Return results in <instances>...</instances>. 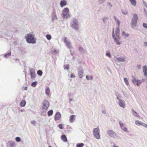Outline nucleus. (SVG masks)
<instances>
[{
	"instance_id": "24",
	"label": "nucleus",
	"mask_w": 147,
	"mask_h": 147,
	"mask_svg": "<svg viewBox=\"0 0 147 147\" xmlns=\"http://www.w3.org/2000/svg\"><path fill=\"white\" fill-rule=\"evenodd\" d=\"M143 122L139 121H135V124L137 125H142Z\"/></svg>"
},
{
	"instance_id": "2",
	"label": "nucleus",
	"mask_w": 147,
	"mask_h": 147,
	"mask_svg": "<svg viewBox=\"0 0 147 147\" xmlns=\"http://www.w3.org/2000/svg\"><path fill=\"white\" fill-rule=\"evenodd\" d=\"M71 27L74 30L78 31L79 30L78 22L77 20L74 18L71 23Z\"/></svg>"
},
{
	"instance_id": "11",
	"label": "nucleus",
	"mask_w": 147,
	"mask_h": 147,
	"mask_svg": "<svg viewBox=\"0 0 147 147\" xmlns=\"http://www.w3.org/2000/svg\"><path fill=\"white\" fill-rule=\"evenodd\" d=\"M84 73L83 70L82 69H78V74L79 77L80 78H82L83 76Z\"/></svg>"
},
{
	"instance_id": "61",
	"label": "nucleus",
	"mask_w": 147,
	"mask_h": 147,
	"mask_svg": "<svg viewBox=\"0 0 147 147\" xmlns=\"http://www.w3.org/2000/svg\"><path fill=\"white\" fill-rule=\"evenodd\" d=\"M43 109V110L42 111V113H46L47 110H45V109Z\"/></svg>"
},
{
	"instance_id": "31",
	"label": "nucleus",
	"mask_w": 147,
	"mask_h": 147,
	"mask_svg": "<svg viewBox=\"0 0 147 147\" xmlns=\"http://www.w3.org/2000/svg\"><path fill=\"white\" fill-rule=\"evenodd\" d=\"M29 70L30 72V75L35 73V71L33 68H30Z\"/></svg>"
},
{
	"instance_id": "1",
	"label": "nucleus",
	"mask_w": 147,
	"mask_h": 147,
	"mask_svg": "<svg viewBox=\"0 0 147 147\" xmlns=\"http://www.w3.org/2000/svg\"><path fill=\"white\" fill-rule=\"evenodd\" d=\"M25 38L29 44H34L36 43L37 39L33 34L29 33L27 34L25 36Z\"/></svg>"
},
{
	"instance_id": "34",
	"label": "nucleus",
	"mask_w": 147,
	"mask_h": 147,
	"mask_svg": "<svg viewBox=\"0 0 147 147\" xmlns=\"http://www.w3.org/2000/svg\"><path fill=\"white\" fill-rule=\"evenodd\" d=\"M105 55L109 57V58H111V55L110 53L108 51H106Z\"/></svg>"
},
{
	"instance_id": "33",
	"label": "nucleus",
	"mask_w": 147,
	"mask_h": 147,
	"mask_svg": "<svg viewBox=\"0 0 147 147\" xmlns=\"http://www.w3.org/2000/svg\"><path fill=\"white\" fill-rule=\"evenodd\" d=\"M8 142L9 144L10 147H14V146L15 144V143L13 142L9 141Z\"/></svg>"
},
{
	"instance_id": "28",
	"label": "nucleus",
	"mask_w": 147,
	"mask_h": 147,
	"mask_svg": "<svg viewBox=\"0 0 147 147\" xmlns=\"http://www.w3.org/2000/svg\"><path fill=\"white\" fill-rule=\"evenodd\" d=\"M53 113V110H51L47 112L48 116L49 117L52 115Z\"/></svg>"
},
{
	"instance_id": "18",
	"label": "nucleus",
	"mask_w": 147,
	"mask_h": 147,
	"mask_svg": "<svg viewBox=\"0 0 147 147\" xmlns=\"http://www.w3.org/2000/svg\"><path fill=\"white\" fill-rule=\"evenodd\" d=\"M143 70L144 76L147 77V67L146 65L143 66Z\"/></svg>"
},
{
	"instance_id": "63",
	"label": "nucleus",
	"mask_w": 147,
	"mask_h": 147,
	"mask_svg": "<svg viewBox=\"0 0 147 147\" xmlns=\"http://www.w3.org/2000/svg\"><path fill=\"white\" fill-rule=\"evenodd\" d=\"M144 45L145 46L147 47V42H144Z\"/></svg>"
},
{
	"instance_id": "38",
	"label": "nucleus",
	"mask_w": 147,
	"mask_h": 147,
	"mask_svg": "<svg viewBox=\"0 0 147 147\" xmlns=\"http://www.w3.org/2000/svg\"><path fill=\"white\" fill-rule=\"evenodd\" d=\"M64 69H65L68 70L69 69V64H66L64 65Z\"/></svg>"
},
{
	"instance_id": "44",
	"label": "nucleus",
	"mask_w": 147,
	"mask_h": 147,
	"mask_svg": "<svg viewBox=\"0 0 147 147\" xmlns=\"http://www.w3.org/2000/svg\"><path fill=\"white\" fill-rule=\"evenodd\" d=\"M121 11L123 14L124 15H126L127 14L128 12L127 11L124 10H121Z\"/></svg>"
},
{
	"instance_id": "3",
	"label": "nucleus",
	"mask_w": 147,
	"mask_h": 147,
	"mask_svg": "<svg viewBox=\"0 0 147 147\" xmlns=\"http://www.w3.org/2000/svg\"><path fill=\"white\" fill-rule=\"evenodd\" d=\"M138 20V17L137 15L136 14H134L131 23V28H133L136 26Z\"/></svg>"
},
{
	"instance_id": "8",
	"label": "nucleus",
	"mask_w": 147,
	"mask_h": 147,
	"mask_svg": "<svg viewBox=\"0 0 147 147\" xmlns=\"http://www.w3.org/2000/svg\"><path fill=\"white\" fill-rule=\"evenodd\" d=\"M67 38L65 37L64 39V42L66 44V45L69 48H70L71 47L70 43L67 40Z\"/></svg>"
},
{
	"instance_id": "16",
	"label": "nucleus",
	"mask_w": 147,
	"mask_h": 147,
	"mask_svg": "<svg viewBox=\"0 0 147 147\" xmlns=\"http://www.w3.org/2000/svg\"><path fill=\"white\" fill-rule=\"evenodd\" d=\"M75 116L74 115H71L69 117V121L70 123H72L75 119Z\"/></svg>"
},
{
	"instance_id": "50",
	"label": "nucleus",
	"mask_w": 147,
	"mask_h": 147,
	"mask_svg": "<svg viewBox=\"0 0 147 147\" xmlns=\"http://www.w3.org/2000/svg\"><path fill=\"white\" fill-rule=\"evenodd\" d=\"M108 19L106 17H104L102 18V20L103 22L104 23H105L106 22V20Z\"/></svg>"
},
{
	"instance_id": "15",
	"label": "nucleus",
	"mask_w": 147,
	"mask_h": 147,
	"mask_svg": "<svg viewBox=\"0 0 147 147\" xmlns=\"http://www.w3.org/2000/svg\"><path fill=\"white\" fill-rule=\"evenodd\" d=\"M60 6L61 7H63L67 4V1L65 0H62L60 3Z\"/></svg>"
},
{
	"instance_id": "19",
	"label": "nucleus",
	"mask_w": 147,
	"mask_h": 147,
	"mask_svg": "<svg viewBox=\"0 0 147 147\" xmlns=\"http://www.w3.org/2000/svg\"><path fill=\"white\" fill-rule=\"evenodd\" d=\"M61 138L64 142H66L67 141V138L65 135H62L61 137Z\"/></svg>"
},
{
	"instance_id": "39",
	"label": "nucleus",
	"mask_w": 147,
	"mask_h": 147,
	"mask_svg": "<svg viewBox=\"0 0 147 147\" xmlns=\"http://www.w3.org/2000/svg\"><path fill=\"white\" fill-rule=\"evenodd\" d=\"M16 141L17 142H19L21 141L20 138L18 137H16L15 138Z\"/></svg>"
},
{
	"instance_id": "30",
	"label": "nucleus",
	"mask_w": 147,
	"mask_h": 147,
	"mask_svg": "<svg viewBox=\"0 0 147 147\" xmlns=\"http://www.w3.org/2000/svg\"><path fill=\"white\" fill-rule=\"evenodd\" d=\"M38 82L37 81H34L32 83L31 86L32 87H35L36 86Z\"/></svg>"
},
{
	"instance_id": "35",
	"label": "nucleus",
	"mask_w": 147,
	"mask_h": 147,
	"mask_svg": "<svg viewBox=\"0 0 147 147\" xmlns=\"http://www.w3.org/2000/svg\"><path fill=\"white\" fill-rule=\"evenodd\" d=\"M86 78L87 80H92L93 79V77L92 76H86Z\"/></svg>"
},
{
	"instance_id": "23",
	"label": "nucleus",
	"mask_w": 147,
	"mask_h": 147,
	"mask_svg": "<svg viewBox=\"0 0 147 147\" xmlns=\"http://www.w3.org/2000/svg\"><path fill=\"white\" fill-rule=\"evenodd\" d=\"M122 35L125 38L128 37L129 35V34H126L124 31L122 32Z\"/></svg>"
},
{
	"instance_id": "32",
	"label": "nucleus",
	"mask_w": 147,
	"mask_h": 147,
	"mask_svg": "<svg viewBox=\"0 0 147 147\" xmlns=\"http://www.w3.org/2000/svg\"><path fill=\"white\" fill-rule=\"evenodd\" d=\"M84 144L83 143H78L77 144L76 146L77 147H83Z\"/></svg>"
},
{
	"instance_id": "52",
	"label": "nucleus",
	"mask_w": 147,
	"mask_h": 147,
	"mask_svg": "<svg viewBox=\"0 0 147 147\" xmlns=\"http://www.w3.org/2000/svg\"><path fill=\"white\" fill-rule=\"evenodd\" d=\"M107 5L109 7V8L111 9L112 6V5L111 4V3L110 2L108 3L107 4Z\"/></svg>"
},
{
	"instance_id": "49",
	"label": "nucleus",
	"mask_w": 147,
	"mask_h": 147,
	"mask_svg": "<svg viewBox=\"0 0 147 147\" xmlns=\"http://www.w3.org/2000/svg\"><path fill=\"white\" fill-rule=\"evenodd\" d=\"M122 128H121L123 131H124L125 132H127V128L125 127H122Z\"/></svg>"
},
{
	"instance_id": "64",
	"label": "nucleus",
	"mask_w": 147,
	"mask_h": 147,
	"mask_svg": "<svg viewBox=\"0 0 147 147\" xmlns=\"http://www.w3.org/2000/svg\"><path fill=\"white\" fill-rule=\"evenodd\" d=\"M102 113L103 114H105L106 113V111H102Z\"/></svg>"
},
{
	"instance_id": "55",
	"label": "nucleus",
	"mask_w": 147,
	"mask_h": 147,
	"mask_svg": "<svg viewBox=\"0 0 147 147\" xmlns=\"http://www.w3.org/2000/svg\"><path fill=\"white\" fill-rule=\"evenodd\" d=\"M116 36L117 37V38L119 40H120L121 39V36H120L119 34H117V35H116Z\"/></svg>"
},
{
	"instance_id": "7",
	"label": "nucleus",
	"mask_w": 147,
	"mask_h": 147,
	"mask_svg": "<svg viewBox=\"0 0 147 147\" xmlns=\"http://www.w3.org/2000/svg\"><path fill=\"white\" fill-rule=\"evenodd\" d=\"M42 105V109L47 110L49 107V103L47 100H44L43 102Z\"/></svg>"
},
{
	"instance_id": "4",
	"label": "nucleus",
	"mask_w": 147,
	"mask_h": 147,
	"mask_svg": "<svg viewBox=\"0 0 147 147\" xmlns=\"http://www.w3.org/2000/svg\"><path fill=\"white\" fill-rule=\"evenodd\" d=\"M99 133L100 130L98 127L95 128L93 130V134L94 136L98 140L100 138V135Z\"/></svg>"
},
{
	"instance_id": "54",
	"label": "nucleus",
	"mask_w": 147,
	"mask_h": 147,
	"mask_svg": "<svg viewBox=\"0 0 147 147\" xmlns=\"http://www.w3.org/2000/svg\"><path fill=\"white\" fill-rule=\"evenodd\" d=\"M57 51L56 50H53L52 51V53L53 54H55L56 53H57Z\"/></svg>"
},
{
	"instance_id": "40",
	"label": "nucleus",
	"mask_w": 147,
	"mask_h": 147,
	"mask_svg": "<svg viewBox=\"0 0 147 147\" xmlns=\"http://www.w3.org/2000/svg\"><path fill=\"white\" fill-rule=\"evenodd\" d=\"M119 124L121 128H122V127H123L124 124L122 123L121 121H119Z\"/></svg>"
},
{
	"instance_id": "62",
	"label": "nucleus",
	"mask_w": 147,
	"mask_h": 147,
	"mask_svg": "<svg viewBox=\"0 0 147 147\" xmlns=\"http://www.w3.org/2000/svg\"><path fill=\"white\" fill-rule=\"evenodd\" d=\"M137 67L138 68V69H140L141 67V66L140 65H137Z\"/></svg>"
},
{
	"instance_id": "60",
	"label": "nucleus",
	"mask_w": 147,
	"mask_h": 147,
	"mask_svg": "<svg viewBox=\"0 0 147 147\" xmlns=\"http://www.w3.org/2000/svg\"><path fill=\"white\" fill-rule=\"evenodd\" d=\"M55 10L54 9H53V11L52 13V14L53 15H56L55 14Z\"/></svg>"
},
{
	"instance_id": "22",
	"label": "nucleus",
	"mask_w": 147,
	"mask_h": 147,
	"mask_svg": "<svg viewBox=\"0 0 147 147\" xmlns=\"http://www.w3.org/2000/svg\"><path fill=\"white\" fill-rule=\"evenodd\" d=\"M62 13H69V10L67 7L64 9Z\"/></svg>"
},
{
	"instance_id": "53",
	"label": "nucleus",
	"mask_w": 147,
	"mask_h": 147,
	"mask_svg": "<svg viewBox=\"0 0 147 147\" xmlns=\"http://www.w3.org/2000/svg\"><path fill=\"white\" fill-rule=\"evenodd\" d=\"M116 22H117V24L118 25V27H119L120 24V21L119 20H117Z\"/></svg>"
},
{
	"instance_id": "56",
	"label": "nucleus",
	"mask_w": 147,
	"mask_h": 147,
	"mask_svg": "<svg viewBox=\"0 0 147 147\" xmlns=\"http://www.w3.org/2000/svg\"><path fill=\"white\" fill-rule=\"evenodd\" d=\"M70 77L71 78H75L76 77V76H75L74 74H73V73H71V75H70Z\"/></svg>"
},
{
	"instance_id": "14",
	"label": "nucleus",
	"mask_w": 147,
	"mask_h": 147,
	"mask_svg": "<svg viewBox=\"0 0 147 147\" xmlns=\"http://www.w3.org/2000/svg\"><path fill=\"white\" fill-rule=\"evenodd\" d=\"M113 38L114 40V41L116 43L117 45H120L121 44V42H119L120 40H119L117 38V37L116 36L113 37Z\"/></svg>"
},
{
	"instance_id": "41",
	"label": "nucleus",
	"mask_w": 147,
	"mask_h": 147,
	"mask_svg": "<svg viewBox=\"0 0 147 147\" xmlns=\"http://www.w3.org/2000/svg\"><path fill=\"white\" fill-rule=\"evenodd\" d=\"M63 124H60L58 125V127L60 129H62L63 128Z\"/></svg>"
},
{
	"instance_id": "20",
	"label": "nucleus",
	"mask_w": 147,
	"mask_h": 147,
	"mask_svg": "<svg viewBox=\"0 0 147 147\" xmlns=\"http://www.w3.org/2000/svg\"><path fill=\"white\" fill-rule=\"evenodd\" d=\"M11 55V51H9L7 53H6L3 55V57L5 58H7L8 57L10 56Z\"/></svg>"
},
{
	"instance_id": "6",
	"label": "nucleus",
	"mask_w": 147,
	"mask_h": 147,
	"mask_svg": "<svg viewBox=\"0 0 147 147\" xmlns=\"http://www.w3.org/2000/svg\"><path fill=\"white\" fill-rule=\"evenodd\" d=\"M107 133L109 136L113 138H115L117 136V134L112 130H109L108 131Z\"/></svg>"
},
{
	"instance_id": "27",
	"label": "nucleus",
	"mask_w": 147,
	"mask_h": 147,
	"mask_svg": "<svg viewBox=\"0 0 147 147\" xmlns=\"http://www.w3.org/2000/svg\"><path fill=\"white\" fill-rule=\"evenodd\" d=\"M131 4L133 6H135L136 4V0H129Z\"/></svg>"
},
{
	"instance_id": "51",
	"label": "nucleus",
	"mask_w": 147,
	"mask_h": 147,
	"mask_svg": "<svg viewBox=\"0 0 147 147\" xmlns=\"http://www.w3.org/2000/svg\"><path fill=\"white\" fill-rule=\"evenodd\" d=\"M31 123L32 124H33L34 126L36 125V122L35 121H31Z\"/></svg>"
},
{
	"instance_id": "21",
	"label": "nucleus",
	"mask_w": 147,
	"mask_h": 147,
	"mask_svg": "<svg viewBox=\"0 0 147 147\" xmlns=\"http://www.w3.org/2000/svg\"><path fill=\"white\" fill-rule=\"evenodd\" d=\"M50 92V90L49 87H47L45 89V94L47 96H49Z\"/></svg>"
},
{
	"instance_id": "12",
	"label": "nucleus",
	"mask_w": 147,
	"mask_h": 147,
	"mask_svg": "<svg viewBox=\"0 0 147 147\" xmlns=\"http://www.w3.org/2000/svg\"><path fill=\"white\" fill-rule=\"evenodd\" d=\"M61 15L62 17L65 19H67L70 17L69 13H62Z\"/></svg>"
},
{
	"instance_id": "57",
	"label": "nucleus",
	"mask_w": 147,
	"mask_h": 147,
	"mask_svg": "<svg viewBox=\"0 0 147 147\" xmlns=\"http://www.w3.org/2000/svg\"><path fill=\"white\" fill-rule=\"evenodd\" d=\"M143 3L145 7L147 8V5L146 2L144 0L143 1Z\"/></svg>"
},
{
	"instance_id": "42",
	"label": "nucleus",
	"mask_w": 147,
	"mask_h": 147,
	"mask_svg": "<svg viewBox=\"0 0 147 147\" xmlns=\"http://www.w3.org/2000/svg\"><path fill=\"white\" fill-rule=\"evenodd\" d=\"M46 37L47 39L49 40H50L51 38V36L50 34H47L46 35Z\"/></svg>"
},
{
	"instance_id": "5",
	"label": "nucleus",
	"mask_w": 147,
	"mask_h": 147,
	"mask_svg": "<svg viewBox=\"0 0 147 147\" xmlns=\"http://www.w3.org/2000/svg\"><path fill=\"white\" fill-rule=\"evenodd\" d=\"M133 79L132 81L133 84H136L137 86H139L140 85L142 84V82L141 80H136L135 77L132 76Z\"/></svg>"
},
{
	"instance_id": "58",
	"label": "nucleus",
	"mask_w": 147,
	"mask_h": 147,
	"mask_svg": "<svg viewBox=\"0 0 147 147\" xmlns=\"http://www.w3.org/2000/svg\"><path fill=\"white\" fill-rule=\"evenodd\" d=\"M112 38H113L115 36V34H114V29H113V31L112 32Z\"/></svg>"
},
{
	"instance_id": "46",
	"label": "nucleus",
	"mask_w": 147,
	"mask_h": 147,
	"mask_svg": "<svg viewBox=\"0 0 147 147\" xmlns=\"http://www.w3.org/2000/svg\"><path fill=\"white\" fill-rule=\"evenodd\" d=\"M30 75L31 76V79H33L35 77L36 74H35V73L31 74Z\"/></svg>"
},
{
	"instance_id": "9",
	"label": "nucleus",
	"mask_w": 147,
	"mask_h": 147,
	"mask_svg": "<svg viewBox=\"0 0 147 147\" xmlns=\"http://www.w3.org/2000/svg\"><path fill=\"white\" fill-rule=\"evenodd\" d=\"M61 118V114L59 112H57L55 115L54 119L55 121L59 120Z\"/></svg>"
},
{
	"instance_id": "47",
	"label": "nucleus",
	"mask_w": 147,
	"mask_h": 147,
	"mask_svg": "<svg viewBox=\"0 0 147 147\" xmlns=\"http://www.w3.org/2000/svg\"><path fill=\"white\" fill-rule=\"evenodd\" d=\"M142 26L144 28L147 29V23H144L142 24Z\"/></svg>"
},
{
	"instance_id": "17",
	"label": "nucleus",
	"mask_w": 147,
	"mask_h": 147,
	"mask_svg": "<svg viewBox=\"0 0 147 147\" xmlns=\"http://www.w3.org/2000/svg\"><path fill=\"white\" fill-rule=\"evenodd\" d=\"M78 49L80 52L82 54H85L86 52V51L83 48L80 47L78 48Z\"/></svg>"
},
{
	"instance_id": "45",
	"label": "nucleus",
	"mask_w": 147,
	"mask_h": 147,
	"mask_svg": "<svg viewBox=\"0 0 147 147\" xmlns=\"http://www.w3.org/2000/svg\"><path fill=\"white\" fill-rule=\"evenodd\" d=\"M53 16L52 18V20L53 21H55V20H56L57 19V16L56 15H53Z\"/></svg>"
},
{
	"instance_id": "26",
	"label": "nucleus",
	"mask_w": 147,
	"mask_h": 147,
	"mask_svg": "<svg viewBox=\"0 0 147 147\" xmlns=\"http://www.w3.org/2000/svg\"><path fill=\"white\" fill-rule=\"evenodd\" d=\"M131 110L132 111V113L133 115L136 117H140L139 115H138V113L136 111H134L133 109H132Z\"/></svg>"
},
{
	"instance_id": "25",
	"label": "nucleus",
	"mask_w": 147,
	"mask_h": 147,
	"mask_svg": "<svg viewBox=\"0 0 147 147\" xmlns=\"http://www.w3.org/2000/svg\"><path fill=\"white\" fill-rule=\"evenodd\" d=\"M26 102L24 100H22L20 102V106L22 107H24L26 105Z\"/></svg>"
},
{
	"instance_id": "48",
	"label": "nucleus",
	"mask_w": 147,
	"mask_h": 147,
	"mask_svg": "<svg viewBox=\"0 0 147 147\" xmlns=\"http://www.w3.org/2000/svg\"><path fill=\"white\" fill-rule=\"evenodd\" d=\"M7 34L6 33L4 34L2 32L0 31V37H2L3 36H4V35H6Z\"/></svg>"
},
{
	"instance_id": "13",
	"label": "nucleus",
	"mask_w": 147,
	"mask_h": 147,
	"mask_svg": "<svg viewBox=\"0 0 147 147\" xmlns=\"http://www.w3.org/2000/svg\"><path fill=\"white\" fill-rule=\"evenodd\" d=\"M117 60L120 62H124L125 61V59L124 57H120L116 58L115 61H117Z\"/></svg>"
},
{
	"instance_id": "37",
	"label": "nucleus",
	"mask_w": 147,
	"mask_h": 147,
	"mask_svg": "<svg viewBox=\"0 0 147 147\" xmlns=\"http://www.w3.org/2000/svg\"><path fill=\"white\" fill-rule=\"evenodd\" d=\"M37 74L39 76H41L42 74V70H39L37 71Z\"/></svg>"
},
{
	"instance_id": "29",
	"label": "nucleus",
	"mask_w": 147,
	"mask_h": 147,
	"mask_svg": "<svg viewBox=\"0 0 147 147\" xmlns=\"http://www.w3.org/2000/svg\"><path fill=\"white\" fill-rule=\"evenodd\" d=\"M120 32L119 27H117L116 28L115 30V35L119 34Z\"/></svg>"
},
{
	"instance_id": "59",
	"label": "nucleus",
	"mask_w": 147,
	"mask_h": 147,
	"mask_svg": "<svg viewBox=\"0 0 147 147\" xmlns=\"http://www.w3.org/2000/svg\"><path fill=\"white\" fill-rule=\"evenodd\" d=\"M142 125H142L144 126L145 127H147V125L146 124H145V123H143Z\"/></svg>"
},
{
	"instance_id": "43",
	"label": "nucleus",
	"mask_w": 147,
	"mask_h": 147,
	"mask_svg": "<svg viewBox=\"0 0 147 147\" xmlns=\"http://www.w3.org/2000/svg\"><path fill=\"white\" fill-rule=\"evenodd\" d=\"M106 0H98V3L99 4H101L104 2Z\"/></svg>"
},
{
	"instance_id": "36",
	"label": "nucleus",
	"mask_w": 147,
	"mask_h": 147,
	"mask_svg": "<svg viewBox=\"0 0 147 147\" xmlns=\"http://www.w3.org/2000/svg\"><path fill=\"white\" fill-rule=\"evenodd\" d=\"M124 81L126 85L128 86L129 85V82L127 78H124Z\"/></svg>"
},
{
	"instance_id": "10",
	"label": "nucleus",
	"mask_w": 147,
	"mask_h": 147,
	"mask_svg": "<svg viewBox=\"0 0 147 147\" xmlns=\"http://www.w3.org/2000/svg\"><path fill=\"white\" fill-rule=\"evenodd\" d=\"M119 104L120 106L123 108H124L125 106V101L123 100H119Z\"/></svg>"
}]
</instances>
